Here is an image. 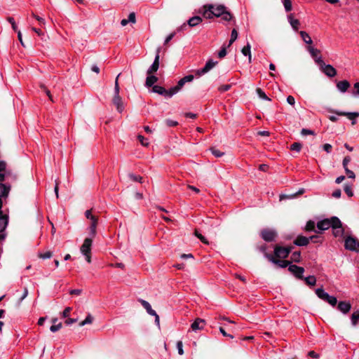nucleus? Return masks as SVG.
<instances>
[{"label": "nucleus", "instance_id": "79ce46f5", "mask_svg": "<svg viewBox=\"0 0 359 359\" xmlns=\"http://www.w3.org/2000/svg\"><path fill=\"white\" fill-rule=\"evenodd\" d=\"M210 151L215 157H221L224 155V152L217 149L215 148H211Z\"/></svg>", "mask_w": 359, "mask_h": 359}, {"label": "nucleus", "instance_id": "9b49d317", "mask_svg": "<svg viewBox=\"0 0 359 359\" xmlns=\"http://www.w3.org/2000/svg\"><path fill=\"white\" fill-rule=\"evenodd\" d=\"M217 64V61H213L212 59L210 60H208L205 66L200 69H198L197 72H196V75L198 76H202L206 73H208L210 70H211Z\"/></svg>", "mask_w": 359, "mask_h": 359}, {"label": "nucleus", "instance_id": "f8f14e48", "mask_svg": "<svg viewBox=\"0 0 359 359\" xmlns=\"http://www.w3.org/2000/svg\"><path fill=\"white\" fill-rule=\"evenodd\" d=\"M316 236H311L310 237H306L304 236H298L297 238L294 241V244L297 246H306L310 241H313V238H316Z\"/></svg>", "mask_w": 359, "mask_h": 359}, {"label": "nucleus", "instance_id": "69168bd1", "mask_svg": "<svg viewBox=\"0 0 359 359\" xmlns=\"http://www.w3.org/2000/svg\"><path fill=\"white\" fill-rule=\"evenodd\" d=\"M308 355L311 358H319V355L318 353H316L315 351H310L309 353H308Z\"/></svg>", "mask_w": 359, "mask_h": 359}, {"label": "nucleus", "instance_id": "052dcab7", "mask_svg": "<svg viewBox=\"0 0 359 359\" xmlns=\"http://www.w3.org/2000/svg\"><path fill=\"white\" fill-rule=\"evenodd\" d=\"M332 148V147L330 144L327 143L323 145V149L328 154L331 152Z\"/></svg>", "mask_w": 359, "mask_h": 359}, {"label": "nucleus", "instance_id": "e433bc0d", "mask_svg": "<svg viewBox=\"0 0 359 359\" xmlns=\"http://www.w3.org/2000/svg\"><path fill=\"white\" fill-rule=\"evenodd\" d=\"M256 92L261 99L270 100V99L267 97L266 93L261 88H257Z\"/></svg>", "mask_w": 359, "mask_h": 359}, {"label": "nucleus", "instance_id": "b1692460", "mask_svg": "<svg viewBox=\"0 0 359 359\" xmlns=\"http://www.w3.org/2000/svg\"><path fill=\"white\" fill-rule=\"evenodd\" d=\"M349 87H350V83L346 80L339 81L337 83V88H338V90L339 91H341L342 93H345Z\"/></svg>", "mask_w": 359, "mask_h": 359}, {"label": "nucleus", "instance_id": "dca6fc26", "mask_svg": "<svg viewBox=\"0 0 359 359\" xmlns=\"http://www.w3.org/2000/svg\"><path fill=\"white\" fill-rule=\"evenodd\" d=\"M267 258L273 264L278 265L280 268H285L290 266V262L287 260H280L274 258L272 255H266Z\"/></svg>", "mask_w": 359, "mask_h": 359}, {"label": "nucleus", "instance_id": "f3484780", "mask_svg": "<svg viewBox=\"0 0 359 359\" xmlns=\"http://www.w3.org/2000/svg\"><path fill=\"white\" fill-rule=\"evenodd\" d=\"M339 116H346L350 120H352V124L355 125L356 123L355 118L359 116L358 112H344V111H336L335 112Z\"/></svg>", "mask_w": 359, "mask_h": 359}, {"label": "nucleus", "instance_id": "9d476101", "mask_svg": "<svg viewBox=\"0 0 359 359\" xmlns=\"http://www.w3.org/2000/svg\"><path fill=\"white\" fill-rule=\"evenodd\" d=\"M161 48H158L156 50V54L152 65L147 69V74L148 75L152 74L157 72L159 67V58H160Z\"/></svg>", "mask_w": 359, "mask_h": 359}, {"label": "nucleus", "instance_id": "6e6552de", "mask_svg": "<svg viewBox=\"0 0 359 359\" xmlns=\"http://www.w3.org/2000/svg\"><path fill=\"white\" fill-rule=\"evenodd\" d=\"M292 248V247L276 246L274 249V255L278 258H286L291 252Z\"/></svg>", "mask_w": 359, "mask_h": 359}, {"label": "nucleus", "instance_id": "aec40b11", "mask_svg": "<svg viewBox=\"0 0 359 359\" xmlns=\"http://www.w3.org/2000/svg\"><path fill=\"white\" fill-rule=\"evenodd\" d=\"M85 216L87 219H88L91 224H97L100 222L97 214L94 213L92 210H88L85 212Z\"/></svg>", "mask_w": 359, "mask_h": 359}, {"label": "nucleus", "instance_id": "c756f323", "mask_svg": "<svg viewBox=\"0 0 359 359\" xmlns=\"http://www.w3.org/2000/svg\"><path fill=\"white\" fill-rule=\"evenodd\" d=\"M306 283L310 286H314L316 283V278L314 276H309L304 278Z\"/></svg>", "mask_w": 359, "mask_h": 359}, {"label": "nucleus", "instance_id": "473e14b6", "mask_svg": "<svg viewBox=\"0 0 359 359\" xmlns=\"http://www.w3.org/2000/svg\"><path fill=\"white\" fill-rule=\"evenodd\" d=\"M237 38H238V32L236 31V29H233L231 31V39L229 40L228 46H230L237 39Z\"/></svg>", "mask_w": 359, "mask_h": 359}, {"label": "nucleus", "instance_id": "4be33fe9", "mask_svg": "<svg viewBox=\"0 0 359 359\" xmlns=\"http://www.w3.org/2000/svg\"><path fill=\"white\" fill-rule=\"evenodd\" d=\"M113 103L116 106V109L119 112H122L123 110V105L121 97L119 95L114 96Z\"/></svg>", "mask_w": 359, "mask_h": 359}, {"label": "nucleus", "instance_id": "4c0bfd02", "mask_svg": "<svg viewBox=\"0 0 359 359\" xmlns=\"http://www.w3.org/2000/svg\"><path fill=\"white\" fill-rule=\"evenodd\" d=\"M128 177H129V178H130L131 180H133V181H134V182H140V183H142V177H140V176H139V175H134V174H133V173H130V174L128 175Z\"/></svg>", "mask_w": 359, "mask_h": 359}, {"label": "nucleus", "instance_id": "c03bdc74", "mask_svg": "<svg viewBox=\"0 0 359 359\" xmlns=\"http://www.w3.org/2000/svg\"><path fill=\"white\" fill-rule=\"evenodd\" d=\"M231 88V85L230 84L222 85L218 88V90L221 93H224L229 90Z\"/></svg>", "mask_w": 359, "mask_h": 359}, {"label": "nucleus", "instance_id": "37998d69", "mask_svg": "<svg viewBox=\"0 0 359 359\" xmlns=\"http://www.w3.org/2000/svg\"><path fill=\"white\" fill-rule=\"evenodd\" d=\"M137 139L143 146H147L149 144L148 140L145 138L144 136L139 135L137 136Z\"/></svg>", "mask_w": 359, "mask_h": 359}, {"label": "nucleus", "instance_id": "ea45409f", "mask_svg": "<svg viewBox=\"0 0 359 359\" xmlns=\"http://www.w3.org/2000/svg\"><path fill=\"white\" fill-rule=\"evenodd\" d=\"M302 149V144L299 142H294L291 144L290 149L292 151H296L297 152L300 151Z\"/></svg>", "mask_w": 359, "mask_h": 359}, {"label": "nucleus", "instance_id": "4468645a", "mask_svg": "<svg viewBox=\"0 0 359 359\" xmlns=\"http://www.w3.org/2000/svg\"><path fill=\"white\" fill-rule=\"evenodd\" d=\"M288 270L292 273H293L297 278L299 279L303 278V273L304 272V269L303 267L292 264L289 266Z\"/></svg>", "mask_w": 359, "mask_h": 359}, {"label": "nucleus", "instance_id": "393cba45", "mask_svg": "<svg viewBox=\"0 0 359 359\" xmlns=\"http://www.w3.org/2000/svg\"><path fill=\"white\" fill-rule=\"evenodd\" d=\"M202 22V18L200 16H194L191 18L188 21L187 24L189 27H195Z\"/></svg>", "mask_w": 359, "mask_h": 359}, {"label": "nucleus", "instance_id": "a19ab883", "mask_svg": "<svg viewBox=\"0 0 359 359\" xmlns=\"http://www.w3.org/2000/svg\"><path fill=\"white\" fill-rule=\"evenodd\" d=\"M283 5L287 12L292 10V1L290 0H283Z\"/></svg>", "mask_w": 359, "mask_h": 359}, {"label": "nucleus", "instance_id": "72a5a7b5", "mask_svg": "<svg viewBox=\"0 0 359 359\" xmlns=\"http://www.w3.org/2000/svg\"><path fill=\"white\" fill-rule=\"evenodd\" d=\"M93 320V318L92 317V316L90 314H88L86 316V319L79 323V326L82 327V326H84L85 325L90 324V323H92Z\"/></svg>", "mask_w": 359, "mask_h": 359}, {"label": "nucleus", "instance_id": "3c124183", "mask_svg": "<svg viewBox=\"0 0 359 359\" xmlns=\"http://www.w3.org/2000/svg\"><path fill=\"white\" fill-rule=\"evenodd\" d=\"M351 161V158L349 156H345L344 158L343 162H342L343 168L348 167V164L350 163Z\"/></svg>", "mask_w": 359, "mask_h": 359}, {"label": "nucleus", "instance_id": "58836bf2", "mask_svg": "<svg viewBox=\"0 0 359 359\" xmlns=\"http://www.w3.org/2000/svg\"><path fill=\"white\" fill-rule=\"evenodd\" d=\"M89 236L88 238H92V240L95 236L97 230H96V226H90L89 228Z\"/></svg>", "mask_w": 359, "mask_h": 359}, {"label": "nucleus", "instance_id": "2eb2a0df", "mask_svg": "<svg viewBox=\"0 0 359 359\" xmlns=\"http://www.w3.org/2000/svg\"><path fill=\"white\" fill-rule=\"evenodd\" d=\"M193 79H194L193 75L190 74V75L185 76L184 77H183L178 81L177 86L173 87V90H174L173 91H175L176 93H177L186 83L191 82L193 81Z\"/></svg>", "mask_w": 359, "mask_h": 359}, {"label": "nucleus", "instance_id": "39448f33", "mask_svg": "<svg viewBox=\"0 0 359 359\" xmlns=\"http://www.w3.org/2000/svg\"><path fill=\"white\" fill-rule=\"evenodd\" d=\"M316 63L320 66V70L328 77H334L337 75L336 69L330 65H326L322 57L316 60Z\"/></svg>", "mask_w": 359, "mask_h": 359}, {"label": "nucleus", "instance_id": "a18cd8bd", "mask_svg": "<svg viewBox=\"0 0 359 359\" xmlns=\"http://www.w3.org/2000/svg\"><path fill=\"white\" fill-rule=\"evenodd\" d=\"M194 233H195L196 236H197L201 241V242H203V243H205V244L208 243L206 238L201 233H199L197 230H195Z\"/></svg>", "mask_w": 359, "mask_h": 359}, {"label": "nucleus", "instance_id": "cd10ccee", "mask_svg": "<svg viewBox=\"0 0 359 359\" xmlns=\"http://www.w3.org/2000/svg\"><path fill=\"white\" fill-rule=\"evenodd\" d=\"M299 34L301 36L302 39L307 44L311 45L313 43V41L309 36V34L304 32V31H300Z\"/></svg>", "mask_w": 359, "mask_h": 359}, {"label": "nucleus", "instance_id": "4d7b16f0", "mask_svg": "<svg viewBox=\"0 0 359 359\" xmlns=\"http://www.w3.org/2000/svg\"><path fill=\"white\" fill-rule=\"evenodd\" d=\"M128 22L135 23V13H130L128 15Z\"/></svg>", "mask_w": 359, "mask_h": 359}, {"label": "nucleus", "instance_id": "09e8293b", "mask_svg": "<svg viewBox=\"0 0 359 359\" xmlns=\"http://www.w3.org/2000/svg\"><path fill=\"white\" fill-rule=\"evenodd\" d=\"M165 124L168 127H174L177 126L178 123L176 121H173L171 119H166Z\"/></svg>", "mask_w": 359, "mask_h": 359}, {"label": "nucleus", "instance_id": "680f3d73", "mask_svg": "<svg viewBox=\"0 0 359 359\" xmlns=\"http://www.w3.org/2000/svg\"><path fill=\"white\" fill-rule=\"evenodd\" d=\"M332 196L336 198H340L341 195V191L340 189H336L335 191H333L332 193Z\"/></svg>", "mask_w": 359, "mask_h": 359}, {"label": "nucleus", "instance_id": "603ef678", "mask_svg": "<svg viewBox=\"0 0 359 359\" xmlns=\"http://www.w3.org/2000/svg\"><path fill=\"white\" fill-rule=\"evenodd\" d=\"M301 134L302 135H313L314 131L309 129L303 128L301 131Z\"/></svg>", "mask_w": 359, "mask_h": 359}, {"label": "nucleus", "instance_id": "e2e57ef3", "mask_svg": "<svg viewBox=\"0 0 359 359\" xmlns=\"http://www.w3.org/2000/svg\"><path fill=\"white\" fill-rule=\"evenodd\" d=\"M39 257L42 259H48L52 257V253L50 252H46L44 254H41Z\"/></svg>", "mask_w": 359, "mask_h": 359}, {"label": "nucleus", "instance_id": "13d9d810", "mask_svg": "<svg viewBox=\"0 0 359 359\" xmlns=\"http://www.w3.org/2000/svg\"><path fill=\"white\" fill-rule=\"evenodd\" d=\"M6 168V163L4 161H0V172H5Z\"/></svg>", "mask_w": 359, "mask_h": 359}, {"label": "nucleus", "instance_id": "c9c22d12", "mask_svg": "<svg viewBox=\"0 0 359 359\" xmlns=\"http://www.w3.org/2000/svg\"><path fill=\"white\" fill-rule=\"evenodd\" d=\"M344 189L348 197H352L353 196V192L352 191V187L351 185L347 184H344Z\"/></svg>", "mask_w": 359, "mask_h": 359}, {"label": "nucleus", "instance_id": "bb28decb", "mask_svg": "<svg viewBox=\"0 0 359 359\" xmlns=\"http://www.w3.org/2000/svg\"><path fill=\"white\" fill-rule=\"evenodd\" d=\"M288 21L290 24V25L292 26V27L293 28L294 30L297 31L299 28V26L300 25V22L299 21V20L297 19H294L292 18V14H290L288 15Z\"/></svg>", "mask_w": 359, "mask_h": 359}, {"label": "nucleus", "instance_id": "1a4fd4ad", "mask_svg": "<svg viewBox=\"0 0 359 359\" xmlns=\"http://www.w3.org/2000/svg\"><path fill=\"white\" fill-rule=\"evenodd\" d=\"M344 247L346 250L351 251L357 250V248L359 247V241L351 236H348L345 239Z\"/></svg>", "mask_w": 359, "mask_h": 359}, {"label": "nucleus", "instance_id": "49530a36", "mask_svg": "<svg viewBox=\"0 0 359 359\" xmlns=\"http://www.w3.org/2000/svg\"><path fill=\"white\" fill-rule=\"evenodd\" d=\"M177 351H178V353L180 355H183L184 354V351H183V344H182V342L181 341H178L177 342Z\"/></svg>", "mask_w": 359, "mask_h": 359}, {"label": "nucleus", "instance_id": "423d86ee", "mask_svg": "<svg viewBox=\"0 0 359 359\" xmlns=\"http://www.w3.org/2000/svg\"><path fill=\"white\" fill-rule=\"evenodd\" d=\"M92 243V238H86L80 249L81 252L86 257V259L88 263L91 262Z\"/></svg>", "mask_w": 359, "mask_h": 359}, {"label": "nucleus", "instance_id": "8fccbe9b", "mask_svg": "<svg viewBox=\"0 0 359 359\" xmlns=\"http://www.w3.org/2000/svg\"><path fill=\"white\" fill-rule=\"evenodd\" d=\"M344 168L345 172H346V173L347 174V175H348V177L349 178L355 179V175L354 172L352 170H349L348 168V167H346V168Z\"/></svg>", "mask_w": 359, "mask_h": 359}, {"label": "nucleus", "instance_id": "6e6d98bb", "mask_svg": "<svg viewBox=\"0 0 359 359\" xmlns=\"http://www.w3.org/2000/svg\"><path fill=\"white\" fill-rule=\"evenodd\" d=\"M226 55V50L225 47H222L218 53V56L220 58L224 57Z\"/></svg>", "mask_w": 359, "mask_h": 359}, {"label": "nucleus", "instance_id": "6ab92c4d", "mask_svg": "<svg viewBox=\"0 0 359 359\" xmlns=\"http://www.w3.org/2000/svg\"><path fill=\"white\" fill-rule=\"evenodd\" d=\"M205 325V320L198 318L191 324V327L193 331L201 330L204 328Z\"/></svg>", "mask_w": 359, "mask_h": 359}, {"label": "nucleus", "instance_id": "0eeeda50", "mask_svg": "<svg viewBox=\"0 0 359 359\" xmlns=\"http://www.w3.org/2000/svg\"><path fill=\"white\" fill-rule=\"evenodd\" d=\"M173 90V87H172L169 90H166L163 87L158 85L154 86L152 88L153 93L163 95L165 97L167 98H170L176 94V92Z\"/></svg>", "mask_w": 359, "mask_h": 359}, {"label": "nucleus", "instance_id": "a211bd4d", "mask_svg": "<svg viewBox=\"0 0 359 359\" xmlns=\"http://www.w3.org/2000/svg\"><path fill=\"white\" fill-rule=\"evenodd\" d=\"M337 309L343 313L346 314L350 311L351 304L348 302L341 301L338 303Z\"/></svg>", "mask_w": 359, "mask_h": 359}, {"label": "nucleus", "instance_id": "2f4dec72", "mask_svg": "<svg viewBox=\"0 0 359 359\" xmlns=\"http://www.w3.org/2000/svg\"><path fill=\"white\" fill-rule=\"evenodd\" d=\"M291 259L294 262L299 263L301 261V253L299 251L294 252L291 255Z\"/></svg>", "mask_w": 359, "mask_h": 359}, {"label": "nucleus", "instance_id": "f704fd0d", "mask_svg": "<svg viewBox=\"0 0 359 359\" xmlns=\"http://www.w3.org/2000/svg\"><path fill=\"white\" fill-rule=\"evenodd\" d=\"M120 75H121V74H118L115 80L114 96L119 95L120 88H119L118 79V77L120 76Z\"/></svg>", "mask_w": 359, "mask_h": 359}, {"label": "nucleus", "instance_id": "774afa93", "mask_svg": "<svg viewBox=\"0 0 359 359\" xmlns=\"http://www.w3.org/2000/svg\"><path fill=\"white\" fill-rule=\"evenodd\" d=\"M32 15L36 18V20H37L40 25H45V20L38 15H34V13L32 14Z\"/></svg>", "mask_w": 359, "mask_h": 359}, {"label": "nucleus", "instance_id": "864d4df0", "mask_svg": "<svg viewBox=\"0 0 359 359\" xmlns=\"http://www.w3.org/2000/svg\"><path fill=\"white\" fill-rule=\"evenodd\" d=\"M8 21L11 24L13 30L17 31V25L15 24L14 18L12 17H9L8 18Z\"/></svg>", "mask_w": 359, "mask_h": 359}, {"label": "nucleus", "instance_id": "20e7f679", "mask_svg": "<svg viewBox=\"0 0 359 359\" xmlns=\"http://www.w3.org/2000/svg\"><path fill=\"white\" fill-rule=\"evenodd\" d=\"M316 294L318 298L327 302L332 306H335L337 304V298L334 296H330L323 288H317L316 290Z\"/></svg>", "mask_w": 359, "mask_h": 359}, {"label": "nucleus", "instance_id": "7ed1b4c3", "mask_svg": "<svg viewBox=\"0 0 359 359\" xmlns=\"http://www.w3.org/2000/svg\"><path fill=\"white\" fill-rule=\"evenodd\" d=\"M306 224H342L337 217L325 218L324 216H316L313 219H309Z\"/></svg>", "mask_w": 359, "mask_h": 359}, {"label": "nucleus", "instance_id": "5fc2aeb1", "mask_svg": "<svg viewBox=\"0 0 359 359\" xmlns=\"http://www.w3.org/2000/svg\"><path fill=\"white\" fill-rule=\"evenodd\" d=\"M354 88L355 89V90L352 92L353 95H359V82H357L354 84Z\"/></svg>", "mask_w": 359, "mask_h": 359}, {"label": "nucleus", "instance_id": "f257e3e1", "mask_svg": "<svg viewBox=\"0 0 359 359\" xmlns=\"http://www.w3.org/2000/svg\"><path fill=\"white\" fill-rule=\"evenodd\" d=\"M203 16L207 19L221 18L223 21L229 22L233 19L232 13L222 4H207L203 6Z\"/></svg>", "mask_w": 359, "mask_h": 359}, {"label": "nucleus", "instance_id": "a878e982", "mask_svg": "<svg viewBox=\"0 0 359 359\" xmlns=\"http://www.w3.org/2000/svg\"><path fill=\"white\" fill-rule=\"evenodd\" d=\"M157 81L158 78L156 76L150 74L146 79L145 86L148 88L154 86V84Z\"/></svg>", "mask_w": 359, "mask_h": 359}, {"label": "nucleus", "instance_id": "338daca9", "mask_svg": "<svg viewBox=\"0 0 359 359\" xmlns=\"http://www.w3.org/2000/svg\"><path fill=\"white\" fill-rule=\"evenodd\" d=\"M81 292H82V290L80 289H74V290H70V292H69V293L71 294H76V295H79L81 294Z\"/></svg>", "mask_w": 359, "mask_h": 359}, {"label": "nucleus", "instance_id": "7c9ffc66", "mask_svg": "<svg viewBox=\"0 0 359 359\" xmlns=\"http://www.w3.org/2000/svg\"><path fill=\"white\" fill-rule=\"evenodd\" d=\"M351 323L353 326H355L358 323V320H359V309L354 311L351 315Z\"/></svg>", "mask_w": 359, "mask_h": 359}, {"label": "nucleus", "instance_id": "f03ea898", "mask_svg": "<svg viewBox=\"0 0 359 359\" xmlns=\"http://www.w3.org/2000/svg\"><path fill=\"white\" fill-rule=\"evenodd\" d=\"M330 226H306V231H314L316 233H322L327 230ZM332 227V233L335 237L341 236L344 234V229L343 226H331Z\"/></svg>", "mask_w": 359, "mask_h": 359}, {"label": "nucleus", "instance_id": "bf43d9fd", "mask_svg": "<svg viewBox=\"0 0 359 359\" xmlns=\"http://www.w3.org/2000/svg\"><path fill=\"white\" fill-rule=\"evenodd\" d=\"M287 102L290 105H294L295 104V100L294 97L292 95H289L287 97Z\"/></svg>", "mask_w": 359, "mask_h": 359}, {"label": "nucleus", "instance_id": "c85d7f7f", "mask_svg": "<svg viewBox=\"0 0 359 359\" xmlns=\"http://www.w3.org/2000/svg\"><path fill=\"white\" fill-rule=\"evenodd\" d=\"M250 48H251L250 45L249 43H248V44L245 46H244L241 50L243 55L248 56L249 62H251V60H252Z\"/></svg>", "mask_w": 359, "mask_h": 359}, {"label": "nucleus", "instance_id": "5701e85b", "mask_svg": "<svg viewBox=\"0 0 359 359\" xmlns=\"http://www.w3.org/2000/svg\"><path fill=\"white\" fill-rule=\"evenodd\" d=\"M141 304L142 305V306L146 309L147 312L151 315V316H156V312L152 309L150 304L145 301V300H143V299H140V300Z\"/></svg>", "mask_w": 359, "mask_h": 359}, {"label": "nucleus", "instance_id": "412c9836", "mask_svg": "<svg viewBox=\"0 0 359 359\" xmlns=\"http://www.w3.org/2000/svg\"><path fill=\"white\" fill-rule=\"evenodd\" d=\"M307 50L309 52L311 56L314 59L316 62V60L321 57V56L319 55L320 53V50L313 48L312 46H309L307 47Z\"/></svg>", "mask_w": 359, "mask_h": 359}, {"label": "nucleus", "instance_id": "ddd939ff", "mask_svg": "<svg viewBox=\"0 0 359 359\" xmlns=\"http://www.w3.org/2000/svg\"><path fill=\"white\" fill-rule=\"evenodd\" d=\"M262 238L266 242H271L275 240L277 233L274 230L264 229L261 233Z\"/></svg>", "mask_w": 359, "mask_h": 359}, {"label": "nucleus", "instance_id": "de8ad7c7", "mask_svg": "<svg viewBox=\"0 0 359 359\" xmlns=\"http://www.w3.org/2000/svg\"><path fill=\"white\" fill-rule=\"evenodd\" d=\"M61 327H62V323H60L57 325H53L52 326H50V330L52 332H55L58 331Z\"/></svg>", "mask_w": 359, "mask_h": 359}, {"label": "nucleus", "instance_id": "0e129e2a", "mask_svg": "<svg viewBox=\"0 0 359 359\" xmlns=\"http://www.w3.org/2000/svg\"><path fill=\"white\" fill-rule=\"evenodd\" d=\"M72 309L70 307H67L62 312V317L66 318L69 315Z\"/></svg>", "mask_w": 359, "mask_h": 359}]
</instances>
